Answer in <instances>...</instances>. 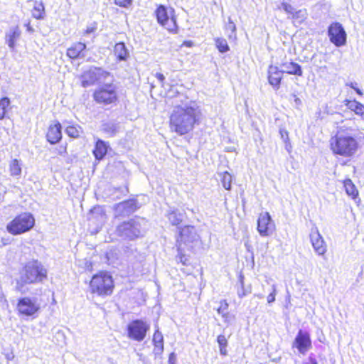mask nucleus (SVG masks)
Masks as SVG:
<instances>
[{"instance_id": "1", "label": "nucleus", "mask_w": 364, "mask_h": 364, "mask_svg": "<svg viewBox=\"0 0 364 364\" xmlns=\"http://www.w3.org/2000/svg\"><path fill=\"white\" fill-rule=\"evenodd\" d=\"M201 115V111L198 106L178 105L169 116L170 131L178 136L188 134L200 124Z\"/></svg>"}, {"instance_id": "2", "label": "nucleus", "mask_w": 364, "mask_h": 364, "mask_svg": "<svg viewBox=\"0 0 364 364\" xmlns=\"http://www.w3.org/2000/svg\"><path fill=\"white\" fill-rule=\"evenodd\" d=\"M346 120L341 121V124L336 127V132L331 136L329 147L334 155L343 157L355 156L360 148V140L351 134L353 128L346 124Z\"/></svg>"}, {"instance_id": "3", "label": "nucleus", "mask_w": 364, "mask_h": 364, "mask_svg": "<svg viewBox=\"0 0 364 364\" xmlns=\"http://www.w3.org/2000/svg\"><path fill=\"white\" fill-rule=\"evenodd\" d=\"M147 220L135 216L119 224L116 228V235L123 240L133 241L144 236Z\"/></svg>"}, {"instance_id": "4", "label": "nucleus", "mask_w": 364, "mask_h": 364, "mask_svg": "<svg viewBox=\"0 0 364 364\" xmlns=\"http://www.w3.org/2000/svg\"><path fill=\"white\" fill-rule=\"evenodd\" d=\"M92 97L95 104L114 106L119 102L118 87L114 82L100 84L92 92Z\"/></svg>"}, {"instance_id": "5", "label": "nucleus", "mask_w": 364, "mask_h": 364, "mask_svg": "<svg viewBox=\"0 0 364 364\" xmlns=\"http://www.w3.org/2000/svg\"><path fill=\"white\" fill-rule=\"evenodd\" d=\"M157 23L169 34L176 35L179 32L176 11L173 8H168L164 4L156 5L154 12Z\"/></svg>"}, {"instance_id": "6", "label": "nucleus", "mask_w": 364, "mask_h": 364, "mask_svg": "<svg viewBox=\"0 0 364 364\" xmlns=\"http://www.w3.org/2000/svg\"><path fill=\"white\" fill-rule=\"evenodd\" d=\"M20 274L31 284L42 283L47 279L46 268L38 260L28 262Z\"/></svg>"}, {"instance_id": "7", "label": "nucleus", "mask_w": 364, "mask_h": 364, "mask_svg": "<svg viewBox=\"0 0 364 364\" xmlns=\"http://www.w3.org/2000/svg\"><path fill=\"white\" fill-rule=\"evenodd\" d=\"M35 225V219L30 213H23L16 216L7 224V231L14 235H21L31 230Z\"/></svg>"}, {"instance_id": "8", "label": "nucleus", "mask_w": 364, "mask_h": 364, "mask_svg": "<svg viewBox=\"0 0 364 364\" xmlns=\"http://www.w3.org/2000/svg\"><path fill=\"white\" fill-rule=\"evenodd\" d=\"M90 287L92 293L99 296H107L112 293L114 284L111 275L100 272L92 277Z\"/></svg>"}, {"instance_id": "9", "label": "nucleus", "mask_w": 364, "mask_h": 364, "mask_svg": "<svg viewBox=\"0 0 364 364\" xmlns=\"http://www.w3.org/2000/svg\"><path fill=\"white\" fill-rule=\"evenodd\" d=\"M110 75L109 72L104 70L102 68L92 66L82 72L80 75L79 79L81 86L87 87L100 83L102 80Z\"/></svg>"}, {"instance_id": "10", "label": "nucleus", "mask_w": 364, "mask_h": 364, "mask_svg": "<svg viewBox=\"0 0 364 364\" xmlns=\"http://www.w3.org/2000/svg\"><path fill=\"white\" fill-rule=\"evenodd\" d=\"M176 243L177 247L181 244V247L186 248L188 250H192L194 247L200 245V237L195 227L186 225L181 228Z\"/></svg>"}, {"instance_id": "11", "label": "nucleus", "mask_w": 364, "mask_h": 364, "mask_svg": "<svg viewBox=\"0 0 364 364\" xmlns=\"http://www.w3.org/2000/svg\"><path fill=\"white\" fill-rule=\"evenodd\" d=\"M149 329L150 325L146 321L135 319L127 326V336L133 341L141 342L146 338Z\"/></svg>"}, {"instance_id": "12", "label": "nucleus", "mask_w": 364, "mask_h": 364, "mask_svg": "<svg viewBox=\"0 0 364 364\" xmlns=\"http://www.w3.org/2000/svg\"><path fill=\"white\" fill-rule=\"evenodd\" d=\"M16 309L21 315L33 316L39 311L40 304L36 297L25 296L18 299Z\"/></svg>"}, {"instance_id": "13", "label": "nucleus", "mask_w": 364, "mask_h": 364, "mask_svg": "<svg viewBox=\"0 0 364 364\" xmlns=\"http://www.w3.org/2000/svg\"><path fill=\"white\" fill-rule=\"evenodd\" d=\"M328 36L330 41L336 47H341L346 44L347 34L338 22H333L328 27Z\"/></svg>"}, {"instance_id": "14", "label": "nucleus", "mask_w": 364, "mask_h": 364, "mask_svg": "<svg viewBox=\"0 0 364 364\" xmlns=\"http://www.w3.org/2000/svg\"><path fill=\"white\" fill-rule=\"evenodd\" d=\"M311 347V340L309 333L299 330L292 343V348H296L300 354L306 355Z\"/></svg>"}, {"instance_id": "15", "label": "nucleus", "mask_w": 364, "mask_h": 364, "mask_svg": "<svg viewBox=\"0 0 364 364\" xmlns=\"http://www.w3.org/2000/svg\"><path fill=\"white\" fill-rule=\"evenodd\" d=\"M87 50V45L85 42L75 41L68 47L65 55L70 61L77 60L85 57Z\"/></svg>"}, {"instance_id": "16", "label": "nucleus", "mask_w": 364, "mask_h": 364, "mask_svg": "<svg viewBox=\"0 0 364 364\" xmlns=\"http://www.w3.org/2000/svg\"><path fill=\"white\" fill-rule=\"evenodd\" d=\"M140 208V205L135 198L117 203L114 206V210L117 216H128L134 213Z\"/></svg>"}, {"instance_id": "17", "label": "nucleus", "mask_w": 364, "mask_h": 364, "mask_svg": "<svg viewBox=\"0 0 364 364\" xmlns=\"http://www.w3.org/2000/svg\"><path fill=\"white\" fill-rule=\"evenodd\" d=\"M274 224L269 213L265 212L259 215L257 220V230L261 236H268Z\"/></svg>"}, {"instance_id": "18", "label": "nucleus", "mask_w": 364, "mask_h": 364, "mask_svg": "<svg viewBox=\"0 0 364 364\" xmlns=\"http://www.w3.org/2000/svg\"><path fill=\"white\" fill-rule=\"evenodd\" d=\"M310 240L314 251L318 255H323L326 252V245L317 228L311 230Z\"/></svg>"}, {"instance_id": "19", "label": "nucleus", "mask_w": 364, "mask_h": 364, "mask_svg": "<svg viewBox=\"0 0 364 364\" xmlns=\"http://www.w3.org/2000/svg\"><path fill=\"white\" fill-rule=\"evenodd\" d=\"M61 124L59 122L55 121L53 124L49 125L46 137L47 141L51 144H55L59 142L62 139Z\"/></svg>"}, {"instance_id": "20", "label": "nucleus", "mask_w": 364, "mask_h": 364, "mask_svg": "<svg viewBox=\"0 0 364 364\" xmlns=\"http://www.w3.org/2000/svg\"><path fill=\"white\" fill-rule=\"evenodd\" d=\"M283 73L277 66L270 65L268 68V82L277 90L280 87Z\"/></svg>"}, {"instance_id": "21", "label": "nucleus", "mask_w": 364, "mask_h": 364, "mask_svg": "<svg viewBox=\"0 0 364 364\" xmlns=\"http://www.w3.org/2000/svg\"><path fill=\"white\" fill-rule=\"evenodd\" d=\"M129 192L128 183H125L123 187L109 186L107 189L105 194L107 197L112 200L121 198L122 196H126Z\"/></svg>"}, {"instance_id": "22", "label": "nucleus", "mask_w": 364, "mask_h": 364, "mask_svg": "<svg viewBox=\"0 0 364 364\" xmlns=\"http://www.w3.org/2000/svg\"><path fill=\"white\" fill-rule=\"evenodd\" d=\"M21 31L18 26H16L10 29L6 33L5 40L6 43L10 49L14 50L16 46L17 41L21 38Z\"/></svg>"}, {"instance_id": "23", "label": "nucleus", "mask_w": 364, "mask_h": 364, "mask_svg": "<svg viewBox=\"0 0 364 364\" xmlns=\"http://www.w3.org/2000/svg\"><path fill=\"white\" fill-rule=\"evenodd\" d=\"M109 149V146L107 143L102 139H97L92 151L95 159H102L107 154Z\"/></svg>"}, {"instance_id": "24", "label": "nucleus", "mask_w": 364, "mask_h": 364, "mask_svg": "<svg viewBox=\"0 0 364 364\" xmlns=\"http://www.w3.org/2000/svg\"><path fill=\"white\" fill-rule=\"evenodd\" d=\"M113 54L117 61H125L128 59L129 51L124 43H117L113 48Z\"/></svg>"}, {"instance_id": "25", "label": "nucleus", "mask_w": 364, "mask_h": 364, "mask_svg": "<svg viewBox=\"0 0 364 364\" xmlns=\"http://www.w3.org/2000/svg\"><path fill=\"white\" fill-rule=\"evenodd\" d=\"M344 105L353 112L355 114L363 116L364 114V105L355 100L346 99L343 100Z\"/></svg>"}, {"instance_id": "26", "label": "nucleus", "mask_w": 364, "mask_h": 364, "mask_svg": "<svg viewBox=\"0 0 364 364\" xmlns=\"http://www.w3.org/2000/svg\"><path fill=\"white\" fill-rule=\"evenodd\" d=\"M184 213L177 209H170L167 213V218L173 225H178L184 219Z\"/></svg>"}, {"instance_id": "27", "label": "nucleus", "mask_w": 364, "mask_h": 364, "mask_svg": "<svg viewBox=\"0 0 364 364\" xmlns=\"http://www.w3.org/2000/svg\"><path fill=\"white\" fill-rule=\"evenodd\" d=\"M282 66L284 68V70L282 71L284 73H285L289 75H294L298 76H301L303 74L301 67L296 63H284L282 65Z\"/></svg>"}, {"instance_id": "28", "label": "nucleus", "mask_w": 364, "mask_h": 364, "mask_svg": "<svg viewBox=\"0 0 364 364\" xmlns=\"http://www.w3.org/2000/svg\"><path fill=\"white\" fill-rule=\"evenodd\" d=\"M343 186L345 187L346 193L347 195L350 196L353 199L355 200L358 196V191L355 186L349 178L346 179L343 181Z\"/></svg>"}, {"instance_id": "29", "label": "nucleus", "mask_w": 364, "mask_h": 364, "mask_svg": "<svg viewBox=\"0 0 364 364\" xmlns=\"http://www.w3.org/2000/svg\"><path fill=\"white\" fill-rule=\"evenodd\" d=\"M32 16L36 19L44 18L45 7L42 2H35L32 9Z\"/></svg>"}, {"instance_id": "30", "label": "nucleus", "mask_w": 364, "mask_h": 364, "mask_svg": "<svg viewBox=\"0 0 364 364\" xmlns=\"http://www.w3.org/2000/svg\"><path fill=\"white\" fill-rule=\"evenodd\" d=\"M10 100L7 97L0 98V120L4 119L10 107Z\"/></svg>"}, {"instance_id": "31", "label": "nucleus", "mask_w": 364, "mask_h": 364, "mask_svg": "<svg viewBox=\"0 0 364 364\" xmlns=\"http://www.w3.org/2000/svg\"><path fill=\"white\" fill-rule=\"evenodd\" d=\"M26 284H31L28 282L26 281L23 277L20 274L19 278L16 279L15 289L16 291L22 294L28 292V289L26 287Z\"/></svg>"}, {"instance_id": "32", "label": "nucleus", "mask_w": 364, "mask_h": 364, "mask_svg": "<svg viewBox=\"0 0 364 364\" xmlns=\"http://www.w3.org/2000/svg\"><path fill=\"white\" fill-rule=\"evenodd\" d=\"M236 29L235 24L230 18H229L228 22L225 26V30L230 32L228 35V38L230 41H235L237 40Z\"/></svg>"}, {"instance_id": "33", "label": "nucleus", "mask_w": 364, "mask_h": 364, "mask_svg": "<svg viewBox=\"0 0 364 364\" xmlns=\"http://www.w3.org/2000/svg\"><path fill=\"white\" fill-rule=\"evenodd\" d=\"M307 12L306 9H300L298 11H294L293 14L290 16V18L298 23H302L306 18Z\"/></svg>"}, {"instance_id": "34", "label": "nucleus", "mask_w": 364, "mask_h": 364, "mask_svg": "<svg viewBox=\"0 0 364 364\" xmlns=\"http://www.w3.org/2000/svg\"><path fill=\"white\" fill-rule=\"evenodd\" d=\"M216 48L220 53H224L230 50V47L227 41L223 38H216L215 39Z\"/></svg>"}, {"instance_id": "35", "label": "nucleus", "mask_w": 364, "mask_h": 364, "mask_svg": "<svg viewBox=\"0 0 364 364\" xmlns=\"http://www.w3.org/2000/svg\"><path fill=\"white\" fill-rule=\"evenodd\" d=\"M81 128L78 125L70 124L65 129V133L72 138L76 139L80 136Z\"/></svg>"}, {"instance_id": "36", "label": "nucleus", "mask_w": 364, "mask_h": 364, "mask_svg": "<svg viewBox=\"0 0 364 364\" xmlns=\"http://www.w3.org/2000/svg\"><path fill=\"white\" fill-rule=\"evenodd\" d=\"M178 247V255L176 256V259L181 262L183 265L188 266L190 264L189 259L185 255V248L181 247V244L179 245Z\"/></svg>"}, {"instance_id": "37", "label": "nucleus", "mask_w": 364, "mask_h": 364, "mask_svg": "<svg viewBox=\"0 0 364 364\" xmlns=\"http://www.w3.org/2000/svg\"><path fill=\"white\" fill-rule=\"evenodd\" d=\"M107 262L109 264H114L119 259V251L116 248H112L106 252Z\"/></svg>"}, {"instance_id": "38", "label": "nucleus", "mask_w": 364, "mask_h": 364, "mask_svg": "<svg viewBox=\"0 0 364 364\" xmlns=\"http://www.w3.org/2000/svg\"><path fill=\"white\" fill-rule=\"evenodd\" d=\"M102 131L108 136H114L118 132L117 126L114 124L106 123L103 124Z\"/></svg>"}, {"instance_id": "39", "label": "nucleus", "mask_w": 364, "mask_h": 364, "mask_svg": "<svg viewBox=\"0 0 364 364\" xmlns=\"http://www.w3.org/2000/svg\"><path fill=\"white\" fill-rule=\"evenodd\" d=\"M217 341L220 348V353L223 355H226L228 353L227 351V346H228V340L224 335H219L217 338Z\"/></svg>"}, {"instance_id": "40", "label": "nucleus", "mask_w": 364, "mask_h": 364, "mask_svg": "<svg viewBox=\"0 0 364 364\" xmlns=\"http://www.w3.org/2000/svg\"><path fill=\"white\" fill-rule=\"evenodd\" d=\"M123 252L128 258H136L138 255L136 248L132 245L124 246Z\"/></svg>"}, {"instance_id": "41", "label": "nucleus", "mask_w": 364, "mask_h": 364, "mask_svg": "<svg viewBox=\"0 0 364 364\" xmlns=\"http://www.w3.org/2000/svg\"><path fill=\"white\" fill-rule=\"evenodd\" d=\"M231 183H232V176L228 172L225 171L223 173L222 183L223 186L226 190L231 189Z\"/></svg>"}, {"instance_id": "42", "label": "nucleus", "mask_w": 364, "mask_h": 364, "mask_svg": "<svg viewBox=\"0 0 364 364\" xmlns=\"http://www.w3.org/2000/svg\"><path fill=\"white\" fill-rule=\"evenodd\" d=\"M10 171L12 176H19L21 173V167L18 161H12L10 164Z\"/></svg>"}, {"instance_id": "43", "label": "nucleus", "mask_w": 364, "mask_h": 364, "mask_svg": "<svg viewBox=\"0 0 364 364\" xmlns=\"http://www.w3.org/2000/svg\"><path fill=\"white\" fill-rule=\"evenodd\" d=\"M229 304L226 300H222L220 302V306L217 309V311L222 316H224L228 312Z\"/></svg>"}, {"instance_id": "44", "label": "nucleus", "mask_w": 364, "mask_h": 364, "mask_svg": "<svg viewBox=\"0 0 364 364\" xmlns=\"http://www.w3.org/2000/svg\"><path fill=\"white\" fill-rule=\"evenodd\" d=\"M152 341L154 345H164V336L159 329L155 331Z\"/></svg>"}, {"instance_id": "45", "label": "nucleus", "mask_w": 364, "mask_h": 364, "mask_svg": "<svg viewBox=\"0 0 364 364\" xmlns=\"http://www.w3.org/2000/svg\"><path fill=\"white\" fill-rule=\"evenodd\" d=\"M113 1L116 6L124 9L129 8L133 3L132 0H113Z\"/></svg>"}, {"instance_id": "46", "label": "nucleus", "mask_w": 364, "mask_h": 364, "mask_svg": "<svg viewBox=\"0 0 364 364\" xmlns=\"http://www.w3.org/2000/svg\"><path fill=\"white\" fill-rule=\"evenodd\" d=\"M277 294V286L276 284H272V291L270 294L267 296V303L268 304H272L275 301V296Z\"/></svg>"}, {"instance_id": "47", "label": "nucleus", "mask_w": 364, "mask_h": 364, "mask_svg": "<svg viewBox=\"0 0 364 364\" xmlns=\"http://www.w3.org/2000/svg\"><path fill=\"white\" fill-rule=\"evenodd\" d=\"M282 9L289 15H291L294 11V8L291 4L287 2H282L281 4Z\"/></svg>"}, {"instance_id": "48", "label": "nucleus", "mask_w": 364, "mask_h": 364, "mask_svg": "<svg viewBox=\"0 0 364 364\" xmlns=\"http://www.w3.org/2000/svg\"><path fill=\"white\" fill-rule=\"evenodd\" d=\"M97 29L96 23L93 26H87L83 31L84 35H88L94 33Z\"/></svg>"}, {"instance_id": "49", "label": "nucleus", "mask_w": 364, "mask_h": 364, "mask_svg": "<svg viewBox=\"0 0 364 364\" xmlns=\"http://www.w3.org/2000/svg\"><path fill=\"white\" fill-rule=\"evenodd\" d=\"M154 353L156 355H161L164 351V345H154Z\"/></svg>"}, {"instance_id": "50", "label": "nucleus", "mask_w": 364, "mask_h": 364, "mask_svg": "<svg viewBox=\"0 0 364 364\" xmlns=\"http://www.w3.org/2000/svg\"><path fill=\"white\" fill-rule=\"evenodd\" d=\"M176 355L175 353H171L168 357V364H176Z\"/></svg>"}, {"instance_id": "51", "label": "nucleus", "mask_w": 364, "mask_h": 364, "mask_svg": "<svg viewBox=\"0 0 364 364\" xmlns=\"http://www.w3.org/2000/svg\"><path fill=\"white\" fill-rule=\"evenodd\" d=\"M155 77H156V79L161 83V84H164V80H165V77L164 75L161 73H157L155 74Z\"/></svg>"}, {"instance_id": "52", "label": "nucleus", "mask_w": 364, "mask_h": 364, "mask_svg": "<svg viewBox=\"0 0 364 364\" xmlns=\"http://www.w3.org/2000/svg\"><path fill=\"white\" fill-rule=\"evenodd\" d=\"M241 285H243V284L242 283V284H241ZM237 294H238V296H239L240 298H242V297H244L245 296H246L247 292H246V291L244 289L243 286H242L241 289H239V290L237 291Z\"/></svg>"}, {"instance_id": "53", "label": "nucleus", "mask_w": 364, "mask_h": 364, "mask_svg": "<svg viewBox=\"0 0 364 364\" xmlns=\"http://www.w3.org/2000/svg\"><path fill=\"white\" fill-rule=\"evenodd\" d=\"M25 27L26 28V31L30 32V33H33L34 32V29L32 27V26L31 25V21H28L26 24H25Z\"/></svg>"}, {"instance_id": "54", "label": "nucleus", "mask_w": 364, "mask_h": 364, "mask_svg": "<svg viewBox=\"0 0 364 364\" xmlns=\"http://www.w3.org/2000/svg\"><path fill=\"white\" fill-rule=\"evenodd\" d=\"M222 317L224 319V322H225L227 323H230V318H231V316L229 314V312L226 313L225 315L224 316H222Z\"/></svg>"}, {"instance_id": "55", "label": "nucleus", "mask_w": 364, "mask_h": 364, "mask_svg": "<svg viewBox=\"0 0 364 364\" xmlns=\"http://www.w3.org/2000/svg\"><path fill=\"white\" fill-rule=\"evenodd\" d=\"M181 46H184L186 47H192L193 46V43L191 41H184Z\"/></svg>"}, {"instance_id": "56", "label": "nucleus", "mask_w": 364, "mask_h": 364, "mask_svg": "<svg viewBox=\"0 0 364 364\" xmlns=\"http://www.w3.org/2000/svg\"><path fill=\"white\" fill-rule=\"evenodd\" d=\"M285 147L288 152H291V146L289 140L285 141Z\"/></svg>"}, {"instance_id": "57", "label": "nucleus", "mask_w": 364, "mask_h": 364, "mask_svg": "<svg viewBox=\"0 0 364 364\" xmlns=\"http://www.w3.org/2000/svg\"><path fill=\"white\" fill-rule=\"evenodd\" d=\"M353 89L355 90V91L356 92V93H357L358 95H360V96H362V95H363V92H362V91H361L359 88H358V87H353Z\"/></svg>"}, {"instance_id": "58", "label": "nucleus", "mask_w": 364, "mask_h": 364, "mask_svg": "<svg viewBox=\"0 0 364 364\" xmlns=\"http://www.w3.org/2000/svg\"><path fill=\"white\" fill-rule=\"evenodd\" d=\"M255 296L259 299L264 298V295L262 294H256Z\"/></svg>"}, {"instance_id": "59", "label": "nucleus", "mask_w": 364, "mask_h": 364, "mask_svg": "<svg viewBox=\"0 0 364 364\" xmlns=\"http://www.w3.org/2000/svg\"><path fill=\"white\" fill-rule=\"evenodd\" d=\"M347 86H349L350 87H351V88H353V87H355L354 86V84H353V82H350V83L347 84Z\"/></svg>"}, {"instance_id": "60", "label": "nucleus", "mask_w": 364, "mask_h": 364, "mask_svg": "<svg viewBox=\"0 0 364 364\" xmlns=\"http://www.w3.org/2000/svg\"><path fill=\"white\" fill-rule=\"evenodd\" d=\"M62 149H63L62 153H66V146H62Z\"/></svg>"}]
</instances>
